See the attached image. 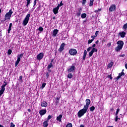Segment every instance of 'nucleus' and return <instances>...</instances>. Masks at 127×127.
Listing matches in <instances>:
<instances>
[{
  "mask_svg": "<svg viewBox=\"0 0 127 127\" xmlns=\"http://www.w3.org/2000/svg\"><path fill=\"white\" fill-rule=\"evenodd\" d=\"M86 105L84 106V107L82 109L80 110L77 113V116L78 118H81L83 117L86 113L88 111V109H89V106L90 104H91V100L89 99H87L85 100Z\"/></svg>",
  "mask_w": 127,
  "mask_h": 127,
  "instance_id": "obj_1",
  "label": "nucleus"
},
{
  "mask_svg": "<svg viewBox=\"0 0 127 127\" xmlns=\"http://www.w3.org/2000/svg\"><path fill=\"white\" fill-rule=\"evenodd\" d=\"M13 13L12 9H10L8 12H7L5 15L4 20H10L11 15Z\"/></svg>",
  "mask_w": 127,
  "mask_h": 127,
  "instance_id": "obj_2",
  "label": "nucleus"
},
{
  "mask_svg": "<svg viewBox=\"0 0 127 127\" xmlns=\"http://www.w3.org/2000/svg\"><path fill=\"white\" fill-rule=\"evenodd\" d=\"M30 17V14H28L26 15L22 22V24L23 25H24V26H26V25H27V23H28V21H29Z\"/></svg>",
  "mask_w": 127,
  "mask_h": 127,
  "instance_id": "obj_3",
  "label": "nucleus"
},
{
  "mask_svg": "<svg viewBox=\"0 0 127 127\" xmlns=\"http://www.w3.org/2000/svg\"><path fill=\"white\" fill-rule=\"evenodd\" d=\"M77 50L75 49H71L69 51V54L72 56H75L77 54Z\"/></svg>",
  "mask_w": 127,
  "mask_h": 127,
  "instance_id": "obj_4",
  "label": "nucleus"
},
{
  "mask_svg": "<svg viewBox=\"0 0 127 127\" xmlns=\"http://www.w3.org/2000/svg\"><path fill=\"white\" fill-rule=\"evenodd\" d=\"M94 52H98V49L96 48H93L91 51L89 53V57H92L93 54H94Z\"/></svg>",
  "mask_w": 127,
  "mask_h": 127,
  "instance_id": "obj_5",
  "label": "nucleus"
},
{
  "mask_svg": "<svg viewBox=\"0 0 127 127\" xmlns=\"http://www.w3.org/2000/svg\"><path fill=\"white\" fill-rule=\"evenodd\" d=\"M82 7L78 8L77 11H76V15L77 17L81 16V13H82Z\"/></svg>",
  "mask_w": 127,
  "mask_h": 127,
  "instance_id": "obj_6",
  "label": "nucleus"
},
{
  "mask_svg": "<svg viewBox=\"0 0 127 127\" xmlns=\"http://www.w3.org/2000/svg\"><path fill=\"white\" fill-rule=\"evenodd\" d=\"M109 10L110 12H113L116 10V4H112L109 8Z\"/></svg>",
  "mask_w": 127,
  "mask_h": 127,
  "instance_id": "obj_7",
  "label": "nucleus"
},
{
  "mask_svg": "<svg viewBox=\"0 0 127 127\" xmlns=\"http://www.w3.org/2000/svg\"><path fill=\"white\" fill-rule=\"evenodd\" d=\"M44 57V54H43V53H40L37 56V60H41Z\"/></svg>",
  "mask_w": 127,
  "mask_h": 127,
  "instance_id": "obj_8",
  "label": "nucleus"
},
{
  "mask_svg": "<svg viewBox=\"0 0 127 127\" xmlns=\"http://www.w3.org/2000/svg\"><path fill=\"white\" fill-rule=\"evenodd\" d=\"M64 47H65V43H63L61 45L60 47L58 50V51L59 52H62V51L64 50Z\"/></svg>",
  "mask_w": 127,
  "mask_h": 127,
  "instance_id": "obj_9",
  "label": "nucleus"
},
{
  "mask_svg": "<svg viewBox=\"0 0 127 127\" xmlns=\"http://www.w3.org/2000/svg\"><path fill=\"white\" fill-rule=\"evenodd\" d=\"M47 112V111H46V109H42L39 111V114H40V116H41V117H42V116H44V115H45V114H46Z\"/></svg>",
  "mask_w": 127,
  "mask_h": 127,
  "instance_id": "obj_10",
  "label": "nucleus"
},
{
  "mask_svg": "<svg viewBox=\"0 0 127 127\" xmlns=\"http://www.w3.org/2000/svg\"><path fill=\"white\" fill-rule=\"evenodd\" d=\"M117 44L118 46H119L123 48V47H124V44H125V43H124V41H118L117 42Z\"/></svg>",
  "mask_w": 127,
  "mask_h": 127,
  "instance_id": "obj_11",
  "label": "nucleus"
},
{
  "mask_svg": "<svg viewBox=\"0 0 127 127\" xmlns=\"http://www.w3.org/2000/svg\"><path fill=\"white\" fill-rule=\"evenodd\" d=\"M126 35H127V33H126V32L125 31H122L119 33V35L121 36V38H125Z\"/></svg>",
  "mask_w": 127,
  "mask_h": 127,
  "instance_id": "obj_12",
  "label": "nucleus"
},
{
  "mask_svg": "<svg viewBox=\"0 0 127 127\" xmlns=\"http://www.w3.org/2000/svg\"><path fill=\"white\" fill-rule=\"evenodd\" d=\"M41 106L43 108H46L48 106V103L46 101H43L41 102Z\"/></svg>",
  "mask_w": 127,
  "mask_h": 127,
  "instance_id": "obj_13",
  "label": "nucleus"
},
{
  "mask_svg": "<svg viewBox=\"0 0 127 127\" xmlns=\"http://www.w3.org/2000/svg\"><path fill=\"white\" fill-rule=\"evenodd\" d=\"M74 70H75V66L71 65L70 66L69 68H68L67 69V71H68V73H70L71 72H73V71H74Z\"/></svg>",
  "mask_w": 127,
  "mask_h": 127,
  "instance_id": "obj_14",
  "label": "nucleus"
},
{
  "mask_svg": "<svg viewBox=\"0 0 127 127\" xmlns=\"http://www.w3.org/2000/svg\"><path fill=\"white\" fill-rule=\"evenodd\" d=\"M63 117V116L62 115H60L59 116L57 117V121L58 122H59L60 123H61L62 122V118Z\"/></svg>",
  "mask_w": 127,
  "mask_h": 127,
  "instance_id": "obj_15",
  "label": "nucleus"
},
{
  "mask_svg": "<svg viewBox=\"0 0 127 127\" xmlns=\"http://www.w3.org/2000/svg\"><path fill=\"white\" fill-rule=\"evenodd\" d=\"M59 101H60V96H57V98L55 99V103L56 104V106H57V105L59 104Z\"/></svg>",
  "mask_w": 127,
  "mask_h": 127,
  "instance_id": "obj_16",
  "label": "nucleus"
},
{
  "mask_svg": "<svg viewBox=\"0 0 127 127\" xmlns=\"http://www.w3.org/2000/svg\"><path fill=\"white\" fill-rule=\"evenodd\" d=\"M58 10H59V8L58 6L53 9V11L55 14H57Z\"/></svg>",
  "mask_w": 127,
  "mask_h": 127,
  "instance_id": "obj_17",
  "label": "nucleus"
},
{
  "mask_svg": "<svg viewBox=\"0 0 127 127\" xmlns=\"http://www.w3.org/2000/svg\"><path fill=\"white\" fill-rule=\"evenodd\" d=\"M87 51L84 50L83 53V56L82 58V60H83V61H85V60H86V56H87Z\"/></svg>",
  "mask_w": 127,
  "mask_h": 127,
  "instance_id": "obj_18",
  "label": "nucleus"
},
{
  "mask_svg": "<svg viewBox=\"0 0 127 127\" xmlns=\"http://www.w3.org/2000/svg\"><path fill=\"white\" fill-rule=\"evenodd\" d=\"M122 49H123V48H122V47L117 46V47L115 48V51H116V52H120L121 50H122Z\"/></svg>",
  "mask_w": 127,
  "mask_h": 127,
  "instance_id": "obj_19",
  "label": "nucleus"
},
{
  "mask_svg": "<svg viewBox=\"0 0 127 127\" xmlns=\"http://www.w3.org/2000/svg\"><path fill=\"white\" fill-rule=\"evenodd\" d=\"M58 33V30L57 29H54L53 32V36L54 37H55L57 35V34Z\"/></svg>",
  "mask_w": 127,
  "mask_h": 127,
  "instance_id": "obj_20",
  "label": "nucleus"
},
{
  "mask_svg": "<svg viewBox=\"0 0 127 127\" xmlns=\"http://www.w3.org/2000/svg\"><path fill=\"white\" fill-rule=\"evenodd\" d=\"M7 85V83L5 81H4V83L1 86V89H3V90H5V86Z\"/></svg>",
  "mask_w": 127,
  "mask_h": 127,
  "instance_id": "obj_21",
  "label": "nucleus"
},
{
  "mask_svg": "<svg viewBox=\"0 0 127 127\" xmlns=\"http://www.w3.org/2000/svg\"><path fill=\"white\" fill-rule=\"evenodd\" d=\"M48 120H46L43 122V127H48Z\"/></svg>",
  "mask_w": 127,
  "mask_h": 127,
  "instance_id": "obj_22",
  "label": "nucleus"
},
{
  "mask_svg": "<svg viewBox=\"0 0 127 127\" xmlns=\"http://www.w3.org/2000/svg\"><path fill=\"white\" fill-rule=\"evenodd\" d=\"M11 27H12V23H10L9 25V28L8 29V33H10V31L11 30Z\"/></svg>",
  "mask_w": 127,
  "mask_h": 127,
  "instance_id": "obj_23",
  "label": "nucleus"
},
{
  "mask_svg": "<svg viewBox=\"0 0 127 127\" xmlns=\"http://www.w3.org/2000/svg\"><path fill=\"white\" fill-rule=\"evenodd\" d=\"M99 35V31H97L95 33L94 36H91V38H94L95 39L97 36Z\"/></svg>",
  "mask_w": 127,
  "mask_h": 127,
  "instance_id": "obj_24",
  "label": "nucleus"
},
{
  "mask_svg": "<svg viewBox=\"0 0 127 127\" xmlns=\"http://www.w3.org/2000/svg\"><path fill=\"white\" fill-rule=\"evenodd\" d=\"M81 18H86L87 17V14L85 13H82L81 15Z\"/></svg>",
  "mask_w": 127,
  "mask_h": 127,
  "instance_id": "obj_25",
  "label": "nucleus"
},
{
  "mask_svg": "<svg viewBox=\"0 0 127 127\" xmlns=\"http://www.w3.org/2000/svg\"><path fill=\"white\" fill-rule=\"evenodd\" d=\"M113 65H114V63L111 62L108 65V68H112V67H113Z\"/></svg>",
  "mask_w": 127,
  "mask_h": 127,
  "instance_id": "obj_26",
  "label": "nucleus"
},
{
  "mask_svg": "<svg viewBox=\"0 0 127 127\" xmlns=\"http://www.w3.org/2000/svg\"><path fill=\"white\" fill-rule=\"evenodd\" d=\"M94 40H95V39L94 38H92L91 40H89L88 41V44H91V43H92V42H93Z\"/></svg>",
  "mask_w": 127,
  "mask_h": 127,
  "instance_id": "obj_27",
  "label": "nucleus"
},
{
  "mask_svg": "<svg viewBox=\"0 0 127 127\" xmlns=\"http://www.w3.org/2000/svg\"><path fill=\"white\" fill-rule=\"evenodd\" d=\"M53 67V64H52L50 63L47 66V69H50V68H52Z\"/></svg>",
  "mask_w": 127,
  "mask_h": 127,
  "instance_id": "obj_28",
  "label": "nucleus"
},
{
  "mask_svg": "<svg viewBox=\"0 0 127 127\" xmlns=\"http://www.w3.org/2000/svg\"><path fill=\"white\" fill-rule=\"evenodd\" d=\"M67 77L69 79H72V78H73V74L69 73L67 75Z\"/></svg>",
  "mask_w": 127,
  "mask_h": 127,
  "instance_id": "obj_29",
  "label": "nucleus"
},
{
  "mask_svg": "<svg viewBox=\"0 0 127 127\" xmlns=\"http://www.w3.org/2000/svg\"><path fill=\"white\" fill-rule=\"evenodd\" d=\"M94 0H90L89 3V6H93V4L94 3Z\"/></svg>",
  "mask_w": 127,
  "mask_h": 127,
  "instance_id": "obj_30",
  "label": "nucleus"
},
{
  "mask_svg": "<svg viewBox=\"0 0 127 127\" xmlns=\"http://www.w3.org/2000/svg\"><path fill=\"white\" fill-rule=\"evenodd\" d=\"M5 91L4 89H1L0 90V97H1V95L3 94V92Z\"/></svg>",
  "mask_w": 127,
  "mask_h": 127,
  "instance_id": "obj_31",
  "label": "nucleus"
},
{
  "mask_svg": "<svg viewBox=\"0 0 127 127\" xmlns=\"http://www.w3.org/2000/svg\"><path fill=\"white\" fill-rule=\"evenodd\" d=\"M45 86H46V83H43L41 86V89L43 90L44 88H45Z\"/></svg>",
  "mask_w": 127,
  "mask_h": 127,
  "instance_id": "obj_32",
  "label": "nucleus"
},
{
  "mask_svg": "<svg viewBox=\"0 0 127 127\" xmlns=\"http://www.w3.org/2000/svg\"><path fill=\"white\" fill-rule=\"evenodd\" d=\"M90 112H94L95 111V106H92L90 108Z\"/></svg>",
  "mask_w": 127,
  "mask_h": 127,
  "instance_id": "obj_33",
  "label": "nucleus"
},
{
  "mask_svg": "<svg viewBox=\"0 0 127 127\" xmlns=\"http://www.w3.org/2000/svg\"><path fill=\"white\" fill-rule=\"evenodd\" d=\"M12 53V51H11V50L9 49L7 51V54L8 55H10V54H11V53Z\"/></svg>",
  "mask_w": 127,
  "mask_h": 127,
  "instance_id": "obj_34",
  "label": "nucleus"
},
{
  "mask_svg": "<svg viewBox=\"0 0 127 127\" xmlns=\"http://www.w3.org/2000/svg\"><path fill=\"white\" fill-rule=\"evenodd\" d=\"M62 5H64L63 3H62V1L60 2V4H58L57 7L59 8V7H60V6H62Z\"/></svg>",
  "mask_w": 127,
  "mask_h": 127,
  "instance_id": "obj_35",
  "label": "nucleus"
},
{
  "mask_svg": "<svg viewBox=\"0 0 127 127\" xmlns=\"http://www.w3.org/2000/svg\"><path fill=\"white\" fill-rule=\"evenodd\" d=\"M119 113H120V108H118L116 111V113L115 114V116H118L119 115Z\"/></svg>",
  "mask_w": 127,
  "mask_h": 127,
  "instance_id": "obj_36",
  "label": "nucleus"
},
{
  "mask_svg": "<svg viewBox=\"0 0 127 127\" xmlns=\"http://www.w3.org/2000/svg\"><path fill=\"white\" fill-rule=\"evenodd\" d=\"M51 119H52V116H51V115H49L48 116L47 121H48V122H49V120H51Z\"/></svg>",
  "mask_w": 127,
  "mask_h": 127,
  "instance_id": "obj_37",
  "label": "nucleus"
},
{
  "mask_svg": "<svg viewBox=\"0 0 127 127\" xmlns=\"http://www.w3.org/2000/svg\"><path fill=\"white\" fill-rule=\"evenodd\" d=\"M29 5V4L27 3L26 4V6L27 8H26L25 11H27L28 10H29V8H28Z\"/></svg>",
  "mask_w": 127,
  "mask_h": 127,
  "instance_id": "obj_38",
  "label": "nucleus"
},
{
  "mask_svg": "<svg viewBox=\"0 0 127 127\" xmlns=\"http://www.w3.org/2000/svg\"><path fill=\"white\" fill-rule=\"evenodd\" d=\"M72 124L69 123V124H67L66 126V127H72Z\"/></svg>",
  "mask_w": 127,
  "mask_h": 127,
  "instance_id": "obj_39",
  "label": "nucleus"
},
{
  "mask_svg": "<svg viewBox=\"0 0 127 127\" xmlns=\"http://www.w3.org/2000/svg\"><path fill=\"white\" fill-rule=\"evenodd\" d=\"M119 75L120 77H121V76H125V72H122L121 73H120Z\"/></svg>",
  "mask_w": 127,
  "mask_h": 127,
  "instance_id": "obj_40",
  "label": "nucleus"
},
{
  "mask_svg": "<svg viewBox=\"0 0 127 127\" xmlns=\"http://www.w3.org/2000/svg\"><path fill=\"white\" fill-rule=\"evenodd\" d=\"M22 78H23V76L22 75H21L19 76V80H20V82H23V81L22 80Z\"/></svg>",
  "mask_w": 127,
  "mask_h": 127,
  "instance_id": "obj_41",
  "label": "nucleus"
},
{
  "mask_svg": "<svg viewBox=\"0 0 127 127\" xmlns=\"http://www.w3.org/2000/svg\"><path fill=\"white\" fill-rule=\"evenodd\" d=\"M38 30L41 32L42 31H43V28L42 27H40L38 28Z\"/></svg>",
  "mask_w": 127,
  "mask_h": 127,
  "instance_id": "obj_42",
  "label": "nucleus"
},
{
  "mask_svg": "<svg viewBox=\"0 0 127 127\" xmlns=\"http://www.w3.org/2000/svg\"><path fill=\"white\" fill-rule=\"evenodd\" d=\"M17 57H19V58H22L23 57V54H20Z\"/></svg>",
  "mask_w": 127,
  "mask_h": 127,
  "instance_id": "obj_43",
  "label": "nucleus"
},
{
  "mask_svg": "<svg viewBox=\"0 0 127 127\" xmlns=\"http://www.w3.org/2000/svg\"><path fill=\"white\" fill-rule=\"evenodd\" d=\"M108 78L110 79V80H113V77H112V74L109 75L108 76Z\"/></svg>",
  "mask_w": 127,
  "mask_h": 127,
  "instance_id": "obj_44",
  "label": "nucleus"
},
{
  "mask_svg": "<svg viewBox=\"0 0 127 127\" xmlns=\"http://www.w3.org/2000/svg\"><path fill=\"white\" fill-rule=\"evenodd\" d=\"M87 1V0H82V5H85V4L86 3Z\"/></svg>",
  "mask_w": 127,
  "mask_h": 127,
  "instance_id": "obj_45",
  "label": "nucleus"
},
{
  "mask_svg": "<svg viewBox=\"0 0 127 127\" xmlns=\"http://www.w3.org/2000/svg\"><path fill=\"white\" fill-rule=\"evenodd\" d=\"M115 116H116L115 122H118V120H120V118H119V117L118 116V115Z\"/></svg>",
  "mask_w": 127,
  "mask_h": 127,
  "instance_id": "obj_46",
  "label": "nucleus"
},
{
  "mask_svg": "<svg viewBox=\"0 0 127 127\" xmlns=\"http://www.w3.org/2000/svg\"><path fill=\"white\" fill-rule=\"evenodd\" d=\"M19 63V62H18V61H16L15 64V67H16V66H17L18 65Z\"/></svg>",
  "mask_w": 127,
  "mask_h": 127,
  "instance_id": "obj_47",
  "label": "nucleus"
},
{
  "mask_svg": "<svg viewBox=\"0 0 127 127\" xmlns=\"http://www.w3.org/2000/svg\"><path fill=\"white\" fill-rule=\"evenodd\" d=\"M15 127V125L14 124H13V123H10V127Z\"/></svg>",
  "mask_w": 127,
  "mask_h": 127,
  "instance_id": "obj_48",
  "label": "nucleus"
},
{
  "mask_svg": "<svg viewBox=\"0 0 127 127\" xmlns=\"http://www.w3.org/2000/svg\"><path fill=\"white\" fill-rule=\"evenodd\" d=\"M37 1V0H34V6L33 7H34V6H35V5H36V2Z\"/></svg>",
  "mask_w": 127,
  "mask_h": 127,
  "instance_id": "obj_49",
  "label": "nucleus"
},
{
  "mask_svg": "<svg viewBox=\"0 0 127 127\" xmlns=\"http://www.w3.org/2000/svg\"><path fill=\"white\" fill-rule=\"evenodd\" d=\"M91 49H92V47H89L87 49V51H88V52H90L91 51Z\"/></svg>",
  "mask_w": 127,
  "mask_h": 127,
  "instance_id": "obj_50",
  "label": "nucleus"
},
{
  "mask_svg": "<svg viewBox=\"0 0 127 127\" xmlns=\"http://www.w3.org/2000/svg\"><path fill=\"white\" fill-rule=\"evenodd\" d=\"M26 1H27V4H30L31 0H26Z\"/></svg>",
  "mask_w": 127,
  "mask_h": 127,
  "instance_id": "obj_51",
  "label": "nucleus"
},
{
  "mask_svg": "<svg viewBox=\"0 0 127 127\" xmlns=\"http://www.w3.org/2000/svg\"><path fill=\"white\" fill-rule=\"evenodd\" d=\"M108 47H110V46H112V44L111 43L107 44Z\"/></svg>",
  "mask_w": 127,
  "mask_h": 127,
  "instance_id": "obj_52",
  "label": "nucleus"
},
{
  "mask_svg": "<svg viewBox=\"0 0 127 127\" xmlns=\"http://www.w3.org/2000/svg\"><path fill=\"white\" fill-rule=\"evenodd\" d=\"M46 77H47V78H48V77H49V72L46 73Z\"/></svg>",
  "mask_w": 127,
  "mask_h": 127,
  "instance_id": "obj_53",
  "label": "nucleus"
},
{
  "mask_svg": "<svg viewBox=\"0 0 127 127\" xmlns=\"http://www.w3.org/2000/svg\"><path fill=\"white\" fill-rule=\"evenodd\" d=\"M47 70H48L47 73H49L52 72V70L51 69H50V68L47 69Z\"/></svg>",
  "mask_w": 127,
  "mask_h": 127,
  "instance_id": "obj_54",
  "label": "nucleus"
},
{
  "mask_svg": "<svg viewBox=\"0 0 127 127\" xmlns=\"http://www.w3.org/2000/svg\"><path fill=\"white\" fill-rule=\"evenodd\" d=\"M17 61H18V62H20V58L17 57Z\"/></svg>",
  "mask_w": 127,
  "mask_h": 127,
  "instance_id": "obj_55",
  "label": "nucleus"
},
{
  "mask_svg": "<svg viewBox=\"0 0 127 127\" xmlns=\"http://www.w3.org/2000/svg\"><path fill=\"white\" fill-rule=\"evenodd\" d=\"M92 48H95L94 47H96V44H93L92 46Z\"/></svg>",
  "mask_w": 127,
  "mask_h": 127,
  "instance_id": "obj_56",
  "label": "nucleus"
},
{
  "mask_svg": "<svg viewBox=\"0 0 127 127\" xmlns=\"http://www.w3.org/2000/svg\"><path fill=\"white\" fill-rule=\"evenodd\" d=\"M120 78H121V76H120V75H119V76H117L116 79H117V80H119V79H120Z\"/></svg>",
  "mask_w": 127,
  "mask_h": 127,
  "instance_id": "obj_57",
  "label": "nucleus"
},
{
  "mask_svg": "<svg viewBox=\"0 0 127 127\" xmlns=\"http://www.w3.org/2000/svg\"><path fill=\"white\" fill-rule=\"evenodd\" d=\"M53 61H54V59L51 60L50 63H51V64H52V63H53Z\"/></svg>",
  "mask_w": 127,
  "mask_h": 127,
  "instance_id": "obj_58",
  "label": "nucleus"
},
{
  "mask_svg": "<svg viewBox=\"0 0 127 127\" xmlns=\"http://www.w3.org/2000/svg\"><path fill=\"white\" fill-rule=\"evenodd\" d=\"M125 54L120 55V57H125Z\"/></svg>",
  "mask_w": 127,
  "mask_h": 127,
  "instance_id": "obj_59",
  "label": "nucleus"
},
{
  "mask_svg": "<svg viewBox=\"0 0 127 127\" xmlns=\"http://www.w3.org/2000/svg\"><path fill=\"white\" fill-rule=\"evenodd\" d=\"M79 127H85V126H84L83 125H80Z\"/></svg>",
  "mask_w": 127,
  "mask_h": 127,
  "instance_id": "obj_60",
  "label": "nucleus"
},
{
  "mask_svg": "<svg viewBox=\"0 0 127 127\" xmlns=\"http://www.w3.org/2000/svg\"><path fill=\"white\" fill-rule=\"evenodd\" d=\"M99 40H97L96 42H95L96 44H98L99 43Z\"/></svg>",
  "mask_w": 127,
  "mask_h": 127,
  "instance_id": "obj_61",
  "label": "nucleus"
},
{
  "mask_svg": "<svg viewBox=\"0 0 127 127\" xmlns=\"http://www.w3.org/2000/svg\"><path fill=\"white\" fill-rule=\"evenodd\" d=\"M125 68L127 69V63L125 64Z\"/></svg>",
  "mask_w": 127,
  "mask_h": 127,
  "instance_id": "obj_62",
  "label": "nucleus"
},
{
  "mask_svg": "<svg viewBox=\"0 0 127 127\" xmlns=\"http://www.w3.org/2000/svg\"><path fill=\"white\" fill-rule=\"evenodd\" d=\"M28 112H29V113H30L31 112V110L30 109H28Z\"/></svg>",
  "mask_w": 127,
  "mask_h": 127,
  "instance_id": "obj_63",
  "label": "nucleus"
},
{
  "mask_svg": "<svg viewBox=\"0 0 127 127\" xmlns=\"http://www.w3.org/2000/svg\"><path fill=\"white\" fill-rule=\"evenodd\" d=\"M37 10H39L40 9V7H37Z\"/></svg>",
  "mask_w": 127,
  "mask_h": 127,
  "instance_id": "obj_64",
  "label": "nucleus"
}]
</instances>
